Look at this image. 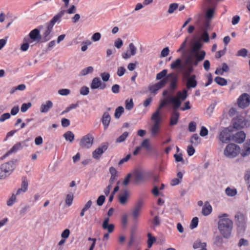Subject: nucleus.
<instances>
[{"label": "nucleus", "instance_id": "b1692460", "mask_svg": "<svg viewBox=\"0 0 250 250\" xmlns=\"http://www.w3.org/2000/svg\"><path fill=\"white\" fill-rule=\"evenodd\" d=\"M52 29L53 27L47 24L46 28L45 30L44 31V32L42 33V42H47L50 39L51 36H50V34L52 30Z\"/></svg>", "mask_w": 250, "mask_h": 250}, {"label": "nucleus", "instance_id": "7c9ffc66", "mask_svg": "<svg viewBox=\"0 0 250 250\" xmlns=\"http://www.w3.org/2000/svg\"><path fill=\"white\" fill-rule=\"evenodd\" d=\"M145 174L143 171L137 170L135 172V177L136 182H141L144 180Z\"/></svg>", "mask_w": 250, "mask_h": 250}, {"label": "nucleus", "instance_id": "864d4df0", "mask_svg": "<svg viewBox=\"0 0 250 250\" xmlns=\"http://www.w3.org/2000/svg\"><path fill=\"white\" fill-rule=\"evenodd\" d=\"M16 195H17L16 194H12L11 197L7 201V205L8 206H12L14 204V203L16 201Z\"/></svg>", "mask_w": 250, "mask_h": 250}, {"label": "nucleus", "instance_id": "aec40b11", "mask_svg": "<svg viewBox=\"0 0 250 250\" xmlns=\"http://www.w3.org/2000/svg\"><path fill=\"white\" fill-rule=\"evenodd\" d=\"M165 79H167V81L168 79L170 80V88L172 90H174L176 88V83L177 81V77L176 75L174 73H170Z\"/></svg>", "mask_w": 250, "mask_h": 250}, {"label": "nucleus", "instance_id": "4c0bfd02", "mask_svg": "<svg viewBox=\"0 0 250 250\" xmlns=\"http://www.w3.org/2000/svg\"><path fill=\"white\" fill-rule=\"evenodd\" d=\"M63 137L66 140L72 142L74 139V134L70 131H67L63 134Z\"/></svg>", "mask_w": 250, "mask_h": 250}, {"label": "nucleus", "instance_id": "de8ad7c7", "mask_svg": "<svg viewBox=\"0 0 250 250\" xmlns=\"http://www.w3.org/2000/svg\"><path fill=\"white\" fill-rule=\"evenodd\" d=\"M25 42L22 44L21 46V50L22 51H26L28 50L29 47V42L25 39H24Z\"/></svg>", "mask_w": 250, "mask_h": 250}, {"label": "nucleus", "instance_id": "c9c22d12", "mask_svg": "<svg viewBox=\"0 0 250 250\" xmlns=\"http://www.w3.org/2000/svg\"><path fill=\"white\" fill-rule=\"evenodd\" d=\"M214 81L219 85L224 86L227 84V81L224 78L217 77L214 79Z\"/></svg>", "mask_w": 250, "mask_h": 250}, {"label": "nucleus", "instance_id": "49530a36", "mask_svg": "<svg viewBox=\"0 0 250 250\" xmlns=\"http://www.w3.org/2000/svg\"><path fill=\"white\" fill-rule=\"evenodd\" d=\"M169 49L168 47H165L161 52V54L160 55V58H164L167 57L169 53Z\"/></svg>", "mask_w": 250, "mask_h": 250}, {"label": "nucleus", "instance_id": "a18cd8bd", "mask_svg": "<svg viewBox=\"0 0 250 250\" xmlns=\"http://www.w3.org/2000/svg\"><path fill=\"white\" fill-rule=\"evenodd\" d=\"M32 106V103L30 102L23 104L21 107V110L22 112H25Z\"/></svg>", "mask_w": 250, "mask_h": 250}, {"label": "nucleus", "instance_id": "680f3d73", "mask_svg": "<svg viewBox=\"0 0 250 250\" xmlns=\"http://www.w3.org/2000/svg\"><path fill=\"white\" fill-rule=\"evenodd\" d=\"M58 93L62 96H66L70 94V90L68 89H61L58 90Z\"/></svg>", "mask_w": 250, "mask_h": 250}, {"label": "nucleus", "instance_id": "c03bdc74", "mask_svg": "<svg viewBox=\"0 0 250 250\" xmlns=\"http://www.w3.org/2000/svg\"><path fill=\"white\" fill-rule=\"evenodd\" d=\"M128 135V133L126 131L123 133L122 135L120 136L116 140V143H121L124 142Z\"/></svg>", "mask_w": 250, "mask_h": 250}, {"label": "nucleus", "instance_id": "4468645a", "mask_svg": "<svg viewBox=\"0 0 250 250\" xmlns=\"http://www.w3.org/2000/svg\"><path fill=\"white\" fill-rule=\"evenodd\" d=\"M231 135L229 130L228 128H224L220 132L219 135V140L223 143H227L230 141Z\"/></svg>", "mask_w": 250, "mask_h": 250}, {"label": "nucleus", "instance_id": "9b49d317", "mask_svg": "<svg viewBox=\"0 0 250 250\" xmlns=\"http://www.w3.org/2000/svg\"><path fill=\"white\" fill-rule=\"evenodd\" d=\"M235 219L238 227L241 229H243L246 223L245 215L240 212H238L235 215Z\"/></svg>", "mask_w": 250, "mask_h": 250}, {"label": "nucleus", "instance_id": "052dcab7", "mask_svg": "<svg viewBox=\"0 0 250 250\" xmlns=\"http://www.w3.org/2000/svg\"><path fill=\"white\" fill-rule=\"evenodd\" d=\"M201 39L204 41L205 42H209V35L207 32L204 31L203 32L202 34L201 35Z\"/></svg>", "mask_w": 250, "mask_h": 250}, {"label": "nucleus", "instance_id": "a19ab883", "mask_svg": "<svg viewBox=\"0 0 250 250\" xmlns=\"http://www.w3.org/2000/svg\"><path fill=\"white\" fill-rule=\"evenodd\" d=\"M134 104L132 99H127L125 101V109L130 110L133 107Z\"/></svg>", "mask_w": 250, "mask_h": 250}, {"label": "nucleus", "instance_id": "5701e85b", "mask_svg": "<svg viewBox=\"0 0 250 250\" xmlns=\"http://www.w3.org/2000/svg\"><path fill=\"white\" fill-rule=\"evenodd\" d=\"M246 135L243 131L236 133L232 137V140L237 143H242L245 139Z\"/></svg>", "mask_w": 250, "mask_h": 250}, {"label": "nucleus", "instance_id": "69168bd1", "mask_svg": "<svg viewBox=\"0 0 250 250\" xmlns=\"http://www.w3.org/2000/svg\"><path fill=\"white\" fill-rule=\"evenodd\" d=\"M11 116L9 113H5L2 114L0 117V122H3L6 120L10 118Z\"/></svg>", "mask_w": 250, "mask_h": 250}, {"label": "nucleus", "instance_id": "cd10ccee", "mask_svg": "<svg viewBox=\"0 0 250 250\" xmlns=\"http://www.w3.org/2000/svg\"><path fill=\"white\" fill-rule=\"evenodd\" d=\"M212 211V207L209 203L207 201L205 203L202 209V214L204 216L209 215Z\"/></svg>", "mask_w": 250, "mask_h": 250}, {"label": "nucleus", "instance_id": "4be33fe9", "mask_svg": "<svg viewBox=\"0 0 250 250\" xmlns=\"http://www.w3.org/2000/svg\"><path fill=\"white\" fill-rule=\"evenodd\" d=\"M109 170V173L111 174L110 178L109 180V185L112 186L117 179V171L113 167H110Z\"/></svg>", "mask_w": 250, "mask_h": 250}, {"label": "nucleus", "instance_id": "9d476101", "mask_svg": "<svg viewBox=\"0 0 250 250\" xmlns=\"http://www.w3.org/2000/svg\"><path fill=\"white\" fill-rule=\"evenodd\" d=\"M247 123V121L242 115H239L234 118L233 121L234 127L237 129H241L246 126Z\"/></svg>", "mask_w": 250, "mask_h": 250}, {"label": "nucleus", "instance_id": "f8f14e48", "mask_svg": "<svg viewBox=\"0 0 250 250\" xmlns=\"http://www.w3.org/2000/svg\"><path fill=\"white\" fill-rule=\"evenodd\" d=\"M250 104V96L247 93L242 94L238 99V104L240 107L244 108Z\"/></svg>", "mask_w": 250, "mask_h": 250}, {"label": "nucleus", "instance_id": "58836bf2", "mask_svg": "<svg viewBox=\"0 0 250 250\" xmlns=\"http://www.w3.org/2000/svg\"><path fill=\"white\" fill-rule=\"evenodd\" d=\"M214 10L213 8H210L207 10L206 14V20L210 21L214 16Z\"/></svg>", "mask_w": 250, "mask_h": 250}, {"label": "nucleus", "instance_id": "0e129e2a", "mask_svg": "<svg viewBox=\"0 0 250 250\" xmlns=\"http://www.w3.org/2000/svg\"><path fill=\"white\" fill-rule=\"evenodd\" d=\"M102 79L104 82H107L110 78V74L108 73L104 72L100 74Z\"/></svg>", "mask_w": 250, "mask_h": 250}, {"label": "nucleus", "instance_id": "6e6d98bb", "mask_svg": "<svg viewBox=\"0 0 250 250\" xmlns=\"http://www.w3.org/2000/svg\"><path fill=\"white\" fill-rule=\"evenodd\" d=\"M198 223V218L196 217L193 218L192 219V220H191V223L190 225V228L191 229L195 228L197 226Z\"/></svg>", "mask_w": 250, "mask_h": 250}, {"label": "nucleus", "instance_id": "6e6552de", "mask_svg": "<svg viewBox=\"0 0 250 250\" xmlns=\"http://www.w3.org/2000/svg\"><path fill=\"white\" fill-rule=\"evenodd\" d=\"M94 138L92 135L87 134L81 139L80 146L82 148H89L93 145Z\"/></svg>", "mask_w": 250, "mask_h": 250}, {"label": "nucleus", "instance_id": "774afa93", "mask_svg": "<svg viewBox=\"0 0 250 250\" xmlns=\"http://www.w3.org/2000/svg\"><path fill=\"white\" fill-rule=\"evenodd\" d=\"M101 37V34L100 33L97 32L92 35L91 39L94 42H97L100 40Z\"/></svg>", "mask_w": 250, "mask_h": 250}, {"label": "nucleus", "instance_id": "13d9d810", "mask_svg": "<svg viewBox=\"0 0 250 250\" xmlns=\"http://www.w3.org/2000/svg\"><path fill=\"white\" fill-rule=\"evenodd\" d=\"M146 148L147 149H149L150 148V144L149 140L148 139H145L142 143H141V147Z\"/></svg>", "mask_w": 250, "mask_h": 250}, {"label": "nucleus", "instance_id": "dca6fc26", "mask_svg": "<svg viewBox=\"0 0 250 250\" xmlns=\"http://www.w3.org/2000/svg\"><path fill=\"white\" fill-rule=\"evenodd\" d=\"M129 196V192L127 189L122 190L118 195V201L121 205L127 203Z\"/></svg>", "mask_w": 250, "mask_h": 250}, {"label": "nucleus", "instance_id": "412c9836", "mask_svg": "<svg viewBox=\"0 0 250 250\" xmlns=\"http://www.w3.org/2000/svg\"><path fill=\"white\" fill-rule=\"evenodd\" d=\"M178 108H174L173 107V111L171 114L170 121V125H174L177 124L179 118L180 114L177 111Z\"/></svg>", "mask_w": 250, "mask_h": 250}, {"label": "nucleus", "instance_id": "3c124183", "mask_svg": "<svg viewBox=\"0 0 250 250\" xmlns=\"http://www.w3.org/2000/svg\"><path fill=\"white\" fill-rule=\"evenodd\" d=\"M167 72V70L164 69L163 71L158 73L156 75V79L159 80L166 76Z\"/></svg>", "mask_w": 250, "mask_h": 250}, {"label": "nucleus", "instance_id": "0eeeda50", "mask_svg": "<svg viewBox=\"0 0 250 250\" xmlns=\"http://www.w3.org/2000/svg\"><path fill=\"white\" fill-rule=\"evenodd\" d=\"M239 152V147L234 144H229L224 151V155L229 158L236 157Z\"/></svg>", "mask_w": 250, "mask_h": 250}, {"label": "nucleus", "instance_id": "5fc2aeb1", "mask_svg": "<svg viewBox=\"0 0 250 250\" xmlns=\"http://www.w3.org/2000/svg\"><path fill=\"white\" fill-rule=\"evenodd\" d=\"M89 92V88L88 87L83 86H82L80 90V93L81 95L85 96L88 94Z\"/></svg>", "mask_w": 250, "mask_h": 250}, {"label": "nucleus", "instance_id": "79ce46f5", "mask_svg": "<svg viewBox=\"0 0 250 250\" xmlns=\"http://www.w3.org/2000/svg\"><path fill=\"white\" fill-rule=\"evenodd\" d=\"M178 7V4L176 3H171L169 5V7L167 10V12L169 14L173 13L175 10H176Z\"/></svg>", "mask_w": 250, "mask_h": 250}, {"label": "nucleus", "instance_id": "6ab92c4d", "mask_svg": "<svg viewBox=\"0 0 250 250\" xmlns=\"http://www.w3.org/2000/svg\"><path fill=\"white\" fill-rule=\"evenodd\" d=\"M109 218L106 217L102 223V227L104 230H106L108 233H112L114 229V225L109 224Z\"/></svg>", "mask_w": 250, "mask_h": 250}, {"label": "nucleus", "instance_id": "423d86ee", "mask_svg": "<svg viewBox=\"0 0 250 250\" xmlns=\"http://www.w3.org/2000/svg\"><path fill=\"white\" fill-rule=\"evenodd\" d=\"M143 204V200L140 199L137 201L131 208L130 216L133 221L136 222L138 219Z\"/></svg>", "mask_w": 250, "mask_h": 250}, {"label": "nucleus", "instance_id": "8fccbe9b", "mask_svg": "<svg viewBox=\"0 0 250 250\" xmlns=\"http://www.w3.org/2000/svg\"><path fill=\"white\" fill-rule=\"evenodd\" d=\"M210 21L206 20V21L204 22L203 25L201 27V29L203 31V32H207L208 30L209 29L210 27Z\"/></svg>", "mask_w": 250, "mask_h": 250}, {"label": "nucleus", "instance_id": "4d7b16f0", "mask_svg": "<svg viewBox=\"0 0 250 250\" xmlns=\"http://www.w3.org/2000/svg\"><path fill=\"white\" fill-rule=\"evenodd\" d=\"M129 49L130 52V54L131 55V56H134L136 54L137 49L132 43H129Z\"/></svg>", "mask_w": 250, "mask_h": 250}, {"label": "nucleus", "instance_id": "ea45409f", "mask_svg": "<svg viewBox=\"0 0 250 250\" xmlns=\"http://www.w3.org/2000/svg\"><path fill=\"white\" fill-rule=\"evenodd\" d=\"M124 108L123 106H119L118 107L114 113V116L116 118L119 119L121 114L124 112Z\"/></svg>", "mask_w": 250, "mask_h": 250}, {"label": "nucleus", "instance_id": "37998d69", "mask_svg": "<svg viewBox=\"0 0 250 250\" xmlns=\"http://www.w3.org/2000/svg\"><path fill=\"white\" fill-rule=\"evenodd\" d=\"M73 200V194L72 193L68 194L65 198V203L68 206H70Z\"/></svg>", "mask_w": 250, "mask_h": 250}, {"label": "nucleus", "instance_id": "a211bd4d", "mask_svg": "<svg viewBox=\"0 0 250 250\" xmlns=\"http://www.w3.org/2000/svg\"><path fill=\"white\" fill-rule=\"evenodd\" d=\"M167 83L166 79H163L160 82L149 86V90L151 93H155L157 90L163 87Z\"/></svg>", "mask_w": 250, "mask_h": 250}, {"label": "nucleus", "instance_id": "a878e982", "mask_svg": "<svg viewBox=\"0 0 250 250\" xmlns=\"http://www.w3.org/2000/svg\"><path fill=\"white\" fill-rule=\"evenodd\" d=\"M110 120L111 117L109 114L107 112H104L102 116V121L104 129H106L108 127Z\"/></svg>", "mask_w": 250, "mask_h": 250}, {"label": "nucleus", "instance_id": "09e8293b", "mask_svg": "<svg viewBox=\"0 0 250 250\" xmlns=\"http://www.w3.org/2000/svg\"><path fill=\"white\" fill-rule=\"evenodd\" d=\"M196 129V124L194 122H191L189 123L188 129L189 131L193 132H195Z\"/></svg>", "mask_w": 250, "mask_h": 250}, {"label": "nucleus", "instance_id": "e2e57ef3", "mask_svg": "<svg viewBox=\"0 0 250 250\" xmlns=\"http://www.w3.org/2000/svg\"><path fill=\"white\" fill-rule=\"evenodd\" d=\"M248 54V50L246 49L243 48L239 50L238 52L237 56L246 57Z\"/></svg>", "mask_w": 250, "mask_h": 250}, {"label": "nucleus", "instance_id": "2f4dec72", "mask_svg": "<svg viewBox=\"0 0 250 250\" xmlns=\"http://www.w3.org/2000/svg\"><path fill=\"white\" fill-rule=\"evenodd\" d=\"M226 194L229 197L235 196L237 193L236 189L228 187L225 190Z\"/></svg>", "mask_w": 250, "mask_h": 250}, {"label": "nucleus", "instance_id": "f3484780", "mask_svg": "<svg viewBox=\"0 0 250 250\" xmlns=\"http://www.w3.org/2000/svg\"><path fill=\"white\" fill-rule=\"evenodd\" d=\"M108 147L107 144H104L95 149L92 153V156L94 159H99L101 155L105 151Z\"/></svg>", "mask_w": 250, "mask_h": 250}, {"label": "nucleus", "instance_id": "f257e3e1", "mask_svg": "<svg viewBox=\"0 0 250 250\" xmlns=\"http://www.w3.org/2000/svg\"><path fill=\"white\" fill-rule=\"evenodd\" d=\"M197 66L183 62L180 59L178 58L171 63L170 68L172 69H179L182 72L183 78L187 80V88L190 89L195 88L197 84V82L196 80V76L195 74L191 75V73L194 71V67Z\"/></svg>", "mask_w": 250, "mask_h": 250}, {"label": "nucleus", "instance_id": "2eb2a0df", "mask_svg": "<svg viewBox=\"0 0 250 250\" xmlns=\"http://www.w3.org/2000/svg\"><path fill=\"white\" fill-rule=\"evenodd\" d=\"M30 39H28L29 43L33 42H39L42 39V36L40 34V31L38 29H34L29 34Z\"/></svg>", "mask_w": 250, "mask_h": 250}, {"label": "nucleus", "instance_id": "603ef678", "mask_svg": "<svg viewBox=\"0 0 250 250\" xmlns=\"http://www.w3.org/2000/svg\"><path fill=\"white\" fill-rule=\"evenodd\" d=\"M22 147L21 143L19 142L15 145L10 150V152H15Z\"/></svg>", "mask_w": 250, "mask_h": 250}, {"label": "nucleus", "instance_id": "e433bc0d", "mask_svg": "<svg viewBox=\"0 0 250 250\" xmlns=\"http://www.w3.org/2000/svg\"><path fill=\"white\" fill-rule=\"evenodd\" d=\"M207 244L206 243H202L200 241H196L193 244V248L194 249L201 248L203 249L204 247H206Z\"/></svg>", "mask_w": 250, "mask_h": 250}, {"label": "nucleus", "instance_id": "bf43d9fd", "mask_svg": "<svg viewBox=\"0 0 250 250\" xmlns=\"http://www.w3.org/2000/svg\"><path fill=\"white\" fill-rule=\"evenodd\" d=\"M105 198L104 195H100L97 199L96 203L98 206H101L105 201Z\"/></svg>", "mask_w": 250, "mask_h": 250}, {"label": "nucleus", "instance_id": "f03ea898", "mask_svg": "<svg viewBox=\"0 0 250 250\" xmlns=\"http://www.w3.org/2000/svg\"><path fill=\"white\" fill-rule=\"evenodd\" d=\"M187 97L188 91L185 89H183L182 91H178L175 96H172L171 95H167L161 101L157 109L152 114L151 116H154L156 118L161 119L160 111L163 106L168 104H171L172 107L179 108L182 102L184 101Z\"/></svg>", "mask_w": 250, "mask_h": 250}, {"label": "nucleus", "instance_id": "ddd939ff", "mask_svg": "<svg viewBox=\"0 0 250 250\" xmlns=\"http://www.w3.org/2000/svg\"><path fill=\"white\" fill-rule=\"evenodd\" d=\"M90 87L92 89L98 88L104 89L106 87V84L102 83L99 78L95 77L91 82Z\"/></svg>", "mask_w": 250, "mask_h": 250}, {"label": "nucleus", "instance_id": "393cba45", "mask_svg": "<svg viewBox=\"0 0 250 250\" xmlns=\"http://www.w3.org/2000/svg\"><path fill=\"white\" fill-rule=\"evenodd\" d=\"M65 13V10L61 11L57 15L54 16V17L52 18V19L47 24L49 25V26H51L52 27H53V26L54 25L55 23L57 21L60 20V19L63 16V15Z\"/></svg>", "mask_w": 250, "mask_h": 250}, {"label": "nucleus", "instance_id": "20e7f679", "mask_svg": "<svg viewBox=\"0 0 250 250\" xmlns=\"http://www.w3.org/2000/svg\"><path fill=\"white\" fill-rule=\"evenodd\" d=\"M228 216L227 214H223L218 222V230L225 238H229L233 228V222Z\"/></svg>", "mask_w": 250, "mask_h": 250}, {"label": "nucleus", "instance_id": "7ed1b4c3", "mask_svg": "<svg viewBox=\"0 0 250 250\" xmlns=\"http://www.w3.org/2000/svg\"><path fill=\"white\" fill-rule=\"evenodd\" d=\"M201 47L202 44L200 42H196L191 49V52L185 57L182 62L189 64L198 65L199 63L204 59L206 55L204 50L200 49Z\"/></svg>", "mask_w": 250, "mask_h": 250}, {"label": "nucleus", "instance_id": "338daca9", "mask_svg": "<svg viewBox=\"0 0 250 250\" xmlns=\"http://www.w3.org/2000/svg\"><path fill=\"white\" fill-rule=\"evenodd\" d=\"M123 44V42L120 38L117 39L114 42V45L116 47L119 49Z\"/></svg>", "mask_w": 250, "mask_h": 250}, {"label": "nucleus", "instance_id": "c756f323", "mask_svg": "<svg viewBox=\"0 0 250 250\" xmlns=\"http://www.w3.org/2000/svg\"><path fill=\"white\" fill-rule=\"evenodd\" d=\"M28 188V182L26 180L24 179L22 180L21 184V188H19L16 192V195H18L22 193H24L26 191Z\"/></svg>", "mask_w": 250, "mask_h": 250}, {"label": "nucleus", "instance_id": "bb28decb", "mask_svg": "<svg viewBox=\"0 0 250 250\" xmlns=\"http://www.w3.org/2000/svg\"><path fill=\"white\" fill-rule=\"evenodd\" d=\"M53 107V103L51 101H47L45 103L42 104L40 107V111L42 113L47 112Z\"/></svg>", "mask_w": 250, "mask_h": 250}, {"label": "nucleus", "instance_id": "72a5a7b5", "mask_svg": "<svg viewBox=\"0 0 250 250\" xmlns=\"http://www.w3.org/2000/svg\"><path fill=\"white\" fill-rule=\"evenodd\" d=\"M147 246L149 248H150L152 247L153 244L156 241V239L154 236H152L150 233H147Z\"/></svg>", "mask_w": 250, "mask_h": 250}, {"label": "nucleus", "instance_id": "473e14b6", "mask_svg": "<svg viewBox=\"0 0 250 250\" xmlns=\"http://www.w3.org/2000/svg\"><path fill=\"white\" fill-rule=\"evenodd\" d=\"M190 142L191 145L197 146L200 143V139L197 134H194L190 138Z\"/></svg>", "mask_w": 250, "mask_h": 250}, {"label": "nucleus", "instance_id": "39448f33", "mask_svg": "<svg viewBox=\"0 0 250 250\" xmlns=\"http://www.w3.org/2000/svg\"><path fill=\"white\" fill-rule=\"evenodd\" d=\"M15 168L13 162L2 164L0 166V180L4 179L13 172Z\"/></svg>", "mask_w": 250, "mask_h": 250}, {"label": "nucleus", "instance_id": "c85d7f7f", "mask_svg": "<svg viewBox=\"0 0 250 250\" xmlns=\"http://www.w3.org/2000/svg\"><path fill=\"white\" fill-rule=\"evenodd\" d=\"M250 154V140L248 141L244 145L241 153L242 157H245Z\"/></svg>", "mask_w": 250, "mask_h": 250}, {"label": "nucleus", "instance_id": "1a4fd4ad", "mask_svg": "<svg viewBox=\"0 0 250 250\" xmlns=\"http://www.w3.org/2000/svg\"><path fill=\"white\" fill-rule=\"evenodd\" d=\"M151 120L153 122L150 128V133L152 136H156L160 129V124L161 119L156 118L155 116H151Z\"/></svg>", "mask_w": 250, "mask_h": 250}, {"label": "nucleus", "instance_id": "f704fd0d", "mask_svg": "<svg viewBox=\"0 0 250 250\" xmlns=\"http://www.w3.org/2000/svg\"><path fill=\"white\" fill-rule=\"evenodd\" d=\"M93 71V68L92 66H88L83 69L80 73V75L83 76H85L88 74L92 73Z\"/></svg>", "mask_w": 250, "mask_h": 250}]
</instances>
